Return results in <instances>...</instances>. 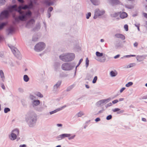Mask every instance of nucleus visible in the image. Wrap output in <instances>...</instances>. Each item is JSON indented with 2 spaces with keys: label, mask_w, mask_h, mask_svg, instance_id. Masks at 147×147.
<instances>
[{
  "label": "nucleus",
  "mask_w": 147,
  "mask_h": 147,
  "mask_svg": "<svg viewBox=\"0 0 147 147\" xmlns=\"http://www.w3.org/2000/svg\"><path fill=\"white\" fill-rule=\"evenodd\" d=\"M18 1L20 3H23L24 2L23 0H18Z\"/></svg>",
  "instance_id": "a18cd8bd"
},
{
  "label": "nucleus",
  "mask_w": 147,
  "mask_h": 147,
  "mask_svg": "<svg viewBox=\"0 0 147 147\" xmlns=\"http://www.w3.org/2000/svg\"><path fill=\"white\" fill-rule=\"evenodd\" d=\"M115 36L118 38H120L122 40H124L125 39V36L122 34H117L115 35Z\"/></svg>",
  "instance_id": "1a4fd4ad"
},
{
  "label": "nucleus",
  "mask_w": 147,
  "mask_h": 147,
  "mask_svg": "<svg viewBox=\"0 0 147 147\" xmlns=\"http://www.w3.org/2000/svg\"><path fill=\"white\" fill-rule=\"evenodd\" d=\"M0 76L1 78H4V73L2 70H0Z\"/></svg>",
  "instance_id": "4be33fe9"
},
{
  "label": "nucleus",
  "mask_w": 147,
  "mask_h": 147,
  "mask_svg": "<svg viewBox=\"0 0 147 147\" xmlns=\"http://www.w3.org/2000/svg\"><path fill=\"white\" fill-rule=\"evenodd\" d=\"M147 87V83H146V84L145 85Z\"/></svg>",
  "instance_id": "0e129e2a"
},
{
  "label": "nucleus",
  "mask_w": 147,
  "mask_h": 147,
  "mask_svg": "<svg viewBox=\"0 0 147 147\" xmlns=\"http://www.w3.org/2000/svg\"><path fill=\"white\" fill-rule=\"evenodd\" d=\"M119 55H117L114 57V58L115 59H116V58H118V57H119Z\"/></svg>",
  "instance_id": "49530a36"
},
{
  "label": "nucleus",
  "mask_w": 147,
  "mask_h": 147,
  "mask_svg": "<svg viewBox=\"0 0 147 147\" xmlns=\"http://www.w3.org/2000/svg\"><path fill=\"white\" fill-rule=\"evenodd\" d=\"M30 5H31V6H32V2L30 4Z\"/></svg>",
  "instance_id": "13d9d810"
},
{
  "label": "nucleus",
  "mask_w": 147,
  "mask_h": 147,
  "mask_svg": "<svg viewBox=\"0 0 147 147\" xmlns=\"http://www.w3.org/2000/svg\"><path fill=\"white\" fill-rule=\"evenodd\" d=\"M133 83H127L126 85V86L128 87L132 85Z\"/></svg>",
  "instance_id": "72a5a7b5"
},
{
  "label": "nucleus",
  "mask_w": 147,
  "mask_h": 147,
  "mask_svg": "<svg viewBox=\"0 0 147 147\" xmlns=\"http://www.w3.org/2000/svg\"><path fill=\"white\" fill-rule=\"evenodd\" d=\"M134 46L135 47H137L138 45V43L137 42H135L134 44Z\"/></svg>",
  "instance_id": "4c0bfd02"
},
{
  "label": "nucleus",
  "mask_w": 147,
  "mask_h": 147,
  "mask_svg": "<svg viewBox=\"0 0 147 147\" xmlns=\"http://www.w3.org/2000/svg\"><path fill=\"white\" fill-rule=\"evenodd\" d=\"M34 19H32L28 23L26 26H27L28 24H34Z\"/></svg>",
  "instance_id": "6ab92c4d"
},
{
  "label": "nucleus",
  "mask_w": 147,
  "mask_h": 147,
  "mask_svg": "<svg viewBox=\"0 0 147 147\" xmlns=\"http://www.w3.org/2000/svg\"><path fill=\"white\" fill-rule=\"evenodd\" d=\"M45 47V45L44 43L40 42L35 46L34 50L37 52L43 50Z\"/></svg>",
  "instance_id": "f03ea898"
},
{
  "label": "nucleus",
  "mask_w": 147,
  "mask_h": 147,
  "mask_svg": "<svg viewBox=\"0 0 147 147\" xmlns=\"http://www.w3.org/2000/svg\"><path fill=\"white\" fill-rule=\"evenodd\" d=\"M51 16V15L49 13V18H50Z\"/></svg>",
  "instance_id": "4d7b16f0"
},
{
  "label": "nucleus",
  "mask_w": 147,
  "mask_h": 147,
  "mask_svg": "<svg viewBox=\"0 0 147 147\" xmlns=\"http://www.w3.org/2000/svg\"><path fill=\"white\" fill-rule=\"evenodd\" d=\"M124 28L126 31H127L128 30V26L127 25H125L124 26Z\"/></svg>",
  "instance_id": "a878e982"
},
{
  "label": "nucleus",
  "mask_w": 147,
  "mask_h": 147,
  "mask_svg": "<svg viewBox=\"0 0 147 147\" xmlns=\"http://www.w3.org/2000/svg\"><path fill=\"white\" fill-rule=\"evenodd\" d=\"M146 1H147V0H146Z\"/></svg>",
  "instance_id": "338daca9"
},
{
  "label": "nucleus",
  "mask_w": 147,
  "mask_h": 147,
  "mask_svg": "<svg viewBox=\"0 0 147 147\" xmlns=\"http://www.w3.org/2000/svg\"><path fill=\"white\" fill-rule=\"evenodd\" d=\"M97 79V76H95L92 81V83H96Z\"/></svg>",
  "instance_id": "cd10ccee"
},
{
  "label": "nucleus",
  "mask_w": 147,
  "mask_h": 147,
  "mask_svg": "<svg viewBox=\"0 0 147 147\" xmlns=\"http://www.w3.org/2000/svg\"><path fill=\"white\" fill-rule=\"evenodd\" d=\"M136 55H128L126 56L127 57H135Z\"/></svg>",
  "instance_id": "79ce46f5"
},
{
  "label": "nucleus",
  "mask_w": 147,
  "mask_h": 147,
  "mask_svg": "<svg viewBox=\"0 0 147 147\" xmlns=\"http://www.w3.org/2000/svg\"><path fill=\"white\" fill-rule=\"evenodd\" d=\"M133 7H134L133 6H132V7H129V8L131 9V8H133Z\"/></svg>",
  "instance_id": "bf43d9fd"
},
{
  "label": "nucleus",
  "mask_w": 147,
  "mask_h": 147,
  "mask_svg": "<svg viewBox=\"0 0 147 147\" xmlns=\"http://www.w3.org/2000/svg\"><path fill=\"white\" fill-rule=\"evenodd\" d=\"M57 84H56L55 86H54V87H57Z\"/></svg>",
  "instance_id": "052dcab7"
},
{
  "label": "nucleus",
  "mask_w": 147,
  "mask_h": 147,
  "mask_svg": "<svg viewBox=\"0 0 147 147\" xmlns=\"http://www.w3.org/2000/svg\"><path fill=\"white\" fill-rule=\"evenodd\" d=\"M62 68L64 70H69L71 69V66L69 64L64 63L62 65Z\"/></svg>",
  "instance_id": "6e6552de"
},
{
  "label": "nucleus",
  "mask_w": 147,
  "mask_h": 147,
  "mask_svg": "<svg viewBox=\"0 0 147 147\" xmlns=\"http://www.w3.org/2000/svg\"><path fill=\"white\" fill-rule=\"evenodd\" d=\"M19 133V131L17 129H15L12 131L11 135L9 136L10 139L12 140H15L17 138V136Z\"/></svg>",
  "instance_id": "7ed1b4c3"
},
{
  "label": "nucleus",
  "mask_w": 147,
  "mask_h": 147,
  "mask_svg": "<svg viewBox=\"0 0 147 147\" xmlns=\"http://www.w3.org/2000/svg\"><path fill=\"white\" fill-rule=\"evenodd\" d=\"M135 63H131L129 64V67H133L135 65Z\"/></svg>",
  "instance_id": "f704fd0d"
},
{
  "label": "nucleus",
  "mask_w": 147,
  "mask_h": 147,
  "mask_svg": "<svg viewBox=\"0 0 147 147\" xmlns=\"http://www.w3.org/2000/svg\"><path fill=\"white\" fill-rule=\"evenodd\" d=\"M56 147H61V146L60 145H58Z\"/></svg>",
  "instance_id": "5fc2aeb1"
},
{
  "label": "nucleus",
  "mask_w": 147,
  "mask_h": 147,
  "mask_svg": "<svg viewBox=\"0 0 147 147\" xmlns=\"http://www.w3.org/2000/svg\"><path fill=\"white\" fill-rule=\"evenodd\" d=\"M53 8L52 7H50L48 9V11L51 12L53 10Z\"/></svg>",
  "instance_id": "e433bc0d"
},
{
  "label": "nucleus",
  "mask_w": 147,
  "mask_h": 147,
  "mask_svg": "<svg viewBox=\"0 0 147 147\" xmlns=\"http://www.w3.org/2000/svg\"><path fill=\"white\" fill-rule=\"evenodd\" d=\"M100 120V119L99 118H97L95 119V121L96 122L99 121Z\"/></svg>",
  "instance_id": "37998d69"
},
{
  "label": "nucleus",
  "mask_w": 147,
  "mask_h": 147,
  "mask_svg": "<svg viewBox=\"0 0 147 147\" xmlns=\"http://www.w3.org/2000/svg\"><path fill=\"white\" fill-rule=\"evenodd\" d=\"M100 41H101V42H103L104 41V39H101L100 40Z\"/></svg>",
  "instance_id": "864d4df0"
},
{
  "label": "nucleus",
  "mask_w": 147,
  "mask_h": 147,
  "mask_svg": "<svg viewBox=\"0 0 147 147\" xmlns=\"http://www.w3.org/2000/svg\"><path fill=\"white\" fill-rule=\"evenodd\" d=\"M63 108H64L63 107H62L61 108H59L58 109H57L54 110V111L50 112V114L51 115V114H52L54 113H55L57 112L58 111H59L60 110H62Z\"/></svg>",
  "instance_id": "f8f14e48"
},
{
  "label": "nucleus",
  "mask_w": 147,
  "mask_h": 147,
  "mask_svg": "<svg viewBox=\"0 0 147 147\" xmlns=\"http://www.w3.org/2000/svg\"><path fill=\"white\" fill-rule=\"evenodd\" d=\"M26 145L25 144L24 145H20V147H26Z\"/></svg>",
  "instance_id": "c03bdc74"
},
{
  "label": "nucleus",
  "mask_w": 147,
  "mask_h": 147,
  "mask_svg": "<svg viewBox=\"0 0 147 147\" xmlns=\"http://www.w3.org/2000/svg\"><path fill=\"white\" fill-rule=\"evenodd\" d=\"M112 118V116L111 115H110L107 117V119L108 120H110Z\"/></svg>",
  "instance_id": "c85d7f7f"
},
{
  "label": "nucleus",
  "mask_w": 147,
  "mask_h": 147,
  "mask_svg": "<svg viewBox=\"0 0 147 147\" xmlns=\"http://www.w3.org/2000/svg\"><path fill=\"white\" fill-rule=\"evenodd\" d=\"M10 111V109L9 108H6L4 109V111L5 113H6Z\"/></svg>",
  "instance_id": "393cba45"
},
{
  "label": "nucleus",
  "mask_w": 147,
  "mask_h": 147,
  "mask_svg": "<svg viewBox=\"0 0 147 147\" xmlns=\"http://www.w3.org/2000/svg\"><path fill=\"white\" fill-rule=\"evenodd\" d=\"M12 51L13 53L14 54V55L16 56H17L16 54V53H15L16 52V51L14 49L12 50Z\"/></svg>",
  "instance_id": "c9c22d12"
},
{
  "label": "nucleus",
  "mask_w": 147,
  "mask_h": 147,
  "mask_svg": "<svg viewBox=\"0 0 147 147\" xmlns=\"http://www.w3.org/2000/svg\"><path fill=\"white\" fill-rule=\"evenodd\" d=\"M57 126L58 127H61L62 126V124H57Z\"/></svg>",
  "instance_id": "de8ad7c7"
},
{
  "label": "nucleus",
  "mask_w": 147,
  "mask_h": 147,
  "mask_svg": "<svg viewBox=\"0 0 147 147\" xmlns=\"http://www.w3.org/2000/svg\"><path fill=\"white\" fill-rule=\"evenodd\" d=\"M15 20L16 21H17L18 20V18H15Z\"/></svg>",
  "instance_id": "6e6d98bb"
},
{
  "label": "nucleus",
  "mask_w": 147,
  "mask_h": 147,
  "mask_svg": "<svg viewBox=\"0 0 147 147\" xmlns=\"http://www.w3.org/2000/svg\"><path fill=\"white\" fill-rule=\"evenodd\" d=\"M24 79L25 82H27L29 80V78L27 75H25L24 76Z\"/></svg>",
  "instance_id": "f3484780"
},
{
  "label": "nucleus",
  "mask_w": 147,
  "mask_h": 147,
  "mask_svg": "<svg viewBox=\"0 0 147 147\" xmlns=\"http://www.w3.org/2000/svg\"><path fill=\"white\" fill-rule=\"evenodd\" d=\"M119 13H113L111 14V16L112 17H116L118 16L119 15Z\"/></svg>",
  "instance_id": "5701e85b"
},
{
  "label": "nucleus",
  "mask_w": 147,
  "mask_h": 147,
  "mask_svg": "<svg viewBox=\"0 0 147 147\" xmlns=\"http://www.w3.org/2000/svg\"><path fill=\"white\" fill-rule=\"evenodd\" d=\"M105 11L103 10H100L98 9L96 10L94 18L95 19L97 18L98 16L103 15L105 13Z\"/></svg>",
  "instance_id": "423d86ee"
},
{
  "label": "nucleus",
  "mask_w": 147,
  "mask_h": 147,
  "mask_svg": "<svg viewBox=\"0 0 147 147\" xmlns=\"http://www.w3.org/2000/svg\"><path fill=\"white\" fill-rule=\"evenodd\" d=\"M114 2L117 4H119L120 3L119 1L118 0H114Z\"/></svg>",
  "instance_id": "2f4dec72"
},
{
  "label": "nucleus",
  "mask_w": 147,
  "mask_h": 147,
  "mask_svg": "<svg viewBox=\"0 0 147 147\" xmlns=\"http://www.w3.org/2000/svg\"><path fill=\"white\" fill-rule=\"evenodd\" d=\"M86 87L88 88H89V86H88L87 85H86Z\"/></svg>",
  "instance_id": "603ef678"
},
{
  "label": "nucleus",
  "mask_w": 147,
  "mask_h": 147,
  "mask_svg": "<svg viewBox=\"0 0 147 147\" xmlns=\"http://www.w3.org/2000/svg\"><path fill=\"white\" fill-rule=\"evenodd\" d=\"M33 103L34 105L36 106L40 104V102L39 100H34Z\"/></svg>",
  "instance_id": "2eb2a0df"
},
{
  "label": "nucleus",
  "mask_w": 147,
  "mask_h": 147,
  "mask_svg": "<svg viewBox=\"0 0 147 147\" xmlns=\"http://www.w3.org/2000/svg\"><path fill=\"white\" fill-rule=\"evenodd\" d=\"M129 83H132V82H129Z\"/></svg>",
  "instance_id": "69168bd1"
},
{
  "label": "nucleus",
  "mask_w": 147,
  "mask_h": 147,
  "mask_svg": "<svg viewBox=\"0 0 147 147\" xmlns=\"http://www.w3.org/2000/svg\"><path fill=\"white\" fill-rule=\"evenodd\" d=\"M136 59L138 61H141L143 60L144 58L142 56H137Z\"/></svg>",
  "instance_id": "4468645a"
},
{
  "label": "nucleus",
  "mask_w": 147,
  "mask_h": 147,
  "mask_svg": "<svg viewBox=\"0 0 147 147\" xmlns=\"http://www.w3.org/2000/svg\"><path fill=\"white\" fill-rule=\"evenodd\" d=\"M125 89V88H122L120 90V92L121 93Z\"/></svg>",
  "instance_id": "a19ab883"
},
{
  "label": "nucleus",
  "mask_w": 147,
  "mask_h": 147,
  "mask_svg": "<svg viewBox=\"0 0 147 147\" xmlns=\"http://www.w3.org/2000/svg\"><path fill=\"white\" fill-rule=\"evenodd\" d=\"M29 8L28 6L25 5L24 7L20 6L17 8V5H14L10 7L9 8V10L11 12H13L15 11H17L21 15V16L18 17V19L21 21H24L26 20L27 19L29 18L31 14L30 11H23L21 9H26Z\"/></svg>",
  "instance_id": "f257e3e1"
},
{
  "label": "nucleus",
  "mask_w": 147,
  "mask_h": 147,
  "mask_svg": "<svg viewBox=\"0 0 147 147\" xmlns=\"http://www.w3.org/2000/svg\"><path fill=\"white\" fill-rule=\"evenodd\" d=\"M119 101L117 100H113V101H112V103L114 104H115V103H117Z\"/></svg>",
  "instance_id": "473e14b6"
},
{
  "label": "nucleus",
  "mask_w": 147,
  "mask_h": 147,
  "mask_svg": "<svg viewBox=\"0 0 147 147\" xmlns=\"http://www.w3.org/2000/svg\"><path fill=\"white\" fill-rule=\"evenodd\" d=\"M83 115V114L82 112H80L78 113V116L79 117H80Z\"/></svg>",
  "instance_id": "58836bf2"
},
{
  "label": "nucleus",
  "mask_w": 147,
  "mask_h": 147,
  "mask_svg": "<svg viewBox=\"0 0 147 147\" xmlns=\"http://www.w3.org/2000/svg\"><path fill=\"white\" fill-rule=\"evenodd\" d=\"M127 16V14L126 12H123L120 14V17L121 18L123 19L126 18Z\"/></svg>",
  "instance_id": "9b49d317"
},
{
  "label": "nucleus",
  "mask_w": 147,
  "mask_h": 147,
  "mask_svg": "<svg viewBox=\"0 0 147 147\" xmlns=\"http://www.w3.org/2000/svg\"><path fill=\"white\" fill-rule=\"evenodd\" d=\"M142 120L143 121H146V119L145 118H143L142 119Z\"/></svg>",
  "instance_id": "3c124183"
},
{
  "label": "nucleus",
  "mask_w": 147,
  "mask_h": 147,
  "mask_svg": "<svg viewBox=\"0 0 147 147\" xmlns=\"http://www.w3.org/2000/svg\"><path fill=\"white\" fill-rule=\"evenodd\" d=\"M35 94L37 96L40 98H42L43 97V95L42 94H41L40 92H36L35 93Z\"/></svg>",
  "instance_id": "aec40b11"
},
{
  "label": "nucleus",
  "mask_w": 147,
  "mask_h": 147,
  "mask_svg": "<svg viewBox=\"0 0 147 147\" xmlns=\"http://www.w3.org/2000/svg\"><path fill=\"white\" fill-rule=\"evenodd\" d=\"M91 3L94 5H98L100 3L99 0H90Z\"/></svg>",
  "instance_id": "9d476101"
},
{
  "label": "nucleus",
  "mask_w": 147,
  "mask_h": 147,
  "mask_svg": "<svg viewBox=\"0 0 147 147\" xmlns=\"http://www.w3.org/2000/svg\"><path fill=\"white\" fill-rule=\"evenodd\" d=\"M89 62V60H88V58H87L86 60V65L87 66H88V65Z\"/></svg>",
  "instance_id": "7c9ffc66"
},
{
  "label": "nucleus",
  "mask_w": 147,
  "mask_h": 147,
  "mask_svg": "<svg viewBox=\"0 0 147 147\" xmlns=\"http://www.w3.org/2000/svg\"><path fill=\"white\" fill-rule=\"evenodd\" d=\"M138 30H139V27H138Z\"/></svg>",
  "instance_id": "e2e57ef3"
},
{
  "label": "nucleus",
  "mask_w": 147,
  "mask_h": 147,
  "mask_svg": "<svg viewBox=\"0 0 147 147\" xmlns=\"http://www.w3.org/2000/svg\"><path fill=\"white\" fill-rule=\"evenodd\" d=\"M143 14L144 17L147 18V13H143Z\"/></svg>",
  "instance_id": "ea45409f"
},
{
  "label": "nucleus",
  "mask_w": 147,
  "mask_h": 147,
  "mask_svg": "<svg viewBox=\"0 0 147 147\" xmlns=\"http://www.w3.org/2000/svg\"><path fill=\"white\" fill-rule=\"evenodd\" d=\"M123 100V98H121L119 99V101H121Z\"/></svg>",
  "instance_id": "8fccbe9b"
},
{
  "label": "nucleus",
  "mask_w": 147,
  "mask_h": 147,
  "mask_svg": "<svg viewBox=\"0 0 147 147\" xmlns=\"http://www.w3.org/2000/svg\"><path fill=\"white\" fill-rule=\"evenodd\" d=\"M82 61H83V59H81L80 60V61L79 62V63L78 64V65H77V66H76V67H78L80 65V64L81 63V62Z\"/></svg>",
  "instance_id": "c756f323"
},
{
  "label": "nucleus",
  "mask_w": 147,
  "mask_h": 147,
  "mask_svg": "<svg viewBox=\"0 0 147 147\" xmlns=\"http://www.w3.org/2000/svg\"><path fill=\"white\" fill-rule=\"evenodd\" d=\"M117 74V72L115 71H112L110 73V75L111 76L114 77L116 76Z\"/></svg>",
  "instance_id": "ddd939ff"
},
{
  "label": "nucleus",
  "mask_w": 147,
  "mask_h": 147,
  "mask_svg": "<svg viewBox=\"0 0 147 147\" xmlns=\"http://www.w3.org/2000/svg\"><path fill=\"white\" fill-rule=\"evenodd\" d=\"M91 13L90 12L88 13L86 15V18L88 19L91 16Z\"/></svg>",
  "instance_id": "bb28decb"
},
{
  "label": "nucleus",
  "mask_w": 147,
  "mask_h": 147,
  "mask_svg": "<svg viewBox=\"0 0 147 147\" xmlns=\"http://www.w3.org/2000/svg\"><path fill=\"white\" fill-rule=\"evenodd\" d=\"M10 7H9L8 8L9 11L7 10H5L2 12L0 16V19H3L4 18H7L9 15V12H11L9 10V8Z\"/></svg>",
  "instance_id": "39448f33"
},
{
  "label": "nucleus",
  "mask_w": 147,
  "mask_h": 147,
  "mask_svg": "<svg viewBox=\"0 0 147 147\" xmlns=\"http://www.w3.org/2000/svg\"><path fill=\"white\" fill-rule=\"evenodd\" d=\"M13 17L14 18V17H15V16L14 15H13Z\"/></svg>",
  "instance_id": "680f3d73"
},
{
  "label": "nucleus",
  "mask_w": 147,
  "mask_h": 147,
  "mask_svg": "<svg viewBox=\"0 0 147 147\" xmlns=\"http://www.w3.org/2000/svg\"><path fill=\"white\" fill-rule=\"evenodd\" d=\"M75 136H71V135L69 134H64L60 135L59 138H60L59 139H62L65 137H68L69 139H71L74 138Z\"/></svg>",
  "instance_id": "0eeeda50"
},
{
  "label": "nucleus",
  "mask_w": 147,
  "mask_h": 147,
  "mask_svg": "<svg viewBox=\"0 0 147 147\" xmlns=\"http://www.w3.org/2000/svg\"><path fill=\"white\" fill-rule=\"evenodd\" d=\"M70 55L69 54L67 55H61L59 56L60 59L64 61H70L71 60L69 58Z\"/></svg>",
  "instance_id": "20e7f679"
},
{
  "label": "nucleus",
  "mask_w": 147,
  "mask_h": 147,
  "mask_svg": "<svg viewBox=\"0 0 147 147\" xmlns=\"http://www.w3.org/2000/svg\"><path fill=\"white\" fill-rule=\"evenodd\" d=\"M5 0H0V5H2L5 4Z\"/></svg>",
  "instance_id": "b1692460"
},
{
  "label": "nucleus",
  "mask_w": 147,
  "mask_h": 147,
  "mask_svg": "<svg viewBox=\"0 0 147 147\" xmlns=\"http://www.w3.org/2000/svg\"><path fill=\"white\" fill-rule=\"evenodd\" d=\"M113 111L114 112H116L117 111H119V112L117 113H122V111H120V109L119 108H115L113 110Z\"/></svg>",
  "instance_id": "dca6fc26"
},
{
  "label": "nucleus",
  "mask_w": 147,
  "mask_h": 147,
  "mask_svg": "<svg viewBox=\"0 0 147 147\" xmlns=\"http://www.w3.org/2000/svg\"><path fill=\"white\" fill-rule=\"evenodd\" d=\"M96 55L98 57H102L103 56V54L102 53H100L99 52H96Z\"/></svg>",
  "instance_id": "412c9836"
},
{
  "label": "nucleus",
  "mask_w": 147,
  "mask_h": 147,
  "mask_svg": "<svg viewBox=\"0 0 147 147\" xmlns=\"http://www.w3.org/2000/svg\"><path fill=\"white\" fill-rule=\"evenodd\" d=\"M2 88L3 89H5V86L4 85H2Z\"/></svg>",
  "instance_id": "09e8293b"
},
{
  "label": "nucleus",
  "mask_w": 147,
  "mask_h": 147,
  "mask_svg": "<svg viewBox=\"0 0 147 147\" xmlns=\"http://www.w3.org/2000/svg\"><path fill=\"white\" fill-rule=\"evenodd\" d=\"M7 24L6 22L0 24V29H3V27Z\"/></svg>",
  "instance_id": "a211bd4d"
}]
</instances>
